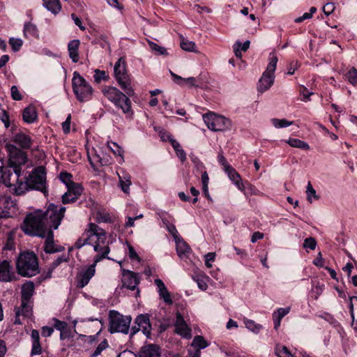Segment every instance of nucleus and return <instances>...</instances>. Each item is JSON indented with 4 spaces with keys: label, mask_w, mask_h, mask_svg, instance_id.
<instances>
[{
    "label": "nucleus",
    "mask_w": 357,
    "mask_h": 357,
    "mask_svg": "<svg viewBox=\"0 0 357 357\" xmlns=\"http://www.w3.org/2000/svg\"><path fill=\"white\" fill-rule=\"evenodd\" d=\"M94 80L96 82H100L101 80H104L107 78L106 73L103 70H96L94 74Z\"/></svg>",
    "instance_id": "obj_60"
},
{
    "label": "nucleus",
    "mask_w": 357,
    "mask_h": 357,
    "mask_svg": "<svg viewBox=\"0 0 357 357\" xmlns=\"http://www.w3.org/2000/svg\"><path fill=\"white\" fill-rule=\"evenodd\" d=\"M9 44L14 52H17L22 47L23 41L20 38H10L9 39Z\"/></svg>",
    "instance_id": "obj_45"
},
{
    "label": "nucleus",
    "mask_w": 357,
    "mask_h": 357,
    "mask_svg": "<svg viewBox=\"0 0 357 357\" xmlns=\"http://www.w3.org/2000/svg\"><path fill=\"white\" fill-rule=\"evenodd\" d=\"M117 175L119 177V187L124 193L128 194L130 192V186L132 184L130 174L123 169H121L120 172H117Z\"/></svg>",
    "instance_id": "obj_21"
},
{
    "label": "nucleus",
    "mask_w": 357,
    "mask_h": 357,
    "mask_svg": "<svg viewBox=\"0 0 357 357\" xmlns=\"http://www.w3.org/2000/svg\"><path fill=\"white\" fill-rule=\"evenodd\" d=\"M43 6L54 15H57L61 10L59 0H42Z\"/></svg>",
    "instance_id": "obj_29"
},
{
    "label": "nucleus",
    "mask_w": 357,
    "mask_h": 357,
    "mask_svg": "<svg viewBox=\"0 0 357 357\" xmlns=\"http://www.w3.org/2000/svg\"><path fill=\"white\" fill-rule=\"evenodd\" d=\"M96 265L94 263L90 265L85 271L81 272L77 275V281L79 287L83 288L85 287L94 275L96 272Z\"/></svg>",
    "instance_id": "obj_17"
},
{
    "label": "nucleus",
    "mask_w": 357,
    "mask_h": 357,
    "mask_svg": "<svg viewBox=\"0 0 357 357\" xmlns=\"http://www.w3.org/2000/svg\"><path fill=\"white\" fill-rule=\"evenodd\" d=\"M202 118L208 128L213 131H224L231 127V122L229 119L214 112L204 114Z\"/></svg>",
    "instance_id": "obj_9"
},
{
    "label": "nucleus",
    "mask_w": 357,
    "mask_h": 357,
    "mask_svg": "<svg viewBox=\"0 0 357 357\" xmlns=\"http://www.w3.org/2000/svg\"><path fill=\"white\" fill-rule=\"evenodd\" d=\"M109 326L108 331L110 333H122L128 334L132 321L130 316H124L116 310L109 312Z\"/></svg>",
    "instance_id": "obj_6"
},
{
    "label": "nucleus",
    "mask_w": 357,
    "mask_h": 357,
    "mask_svg": "<svg viewBox=\"0 0 357 357\" xmlns=\"http://www.w3.org/2000/svg\"><path fill=\"white\" fill-rule=\"evenodd\" d=\"M335 9V6L333 3H327L323 7V12L325 15H329L333 13Z\"/></svg>",
    "instance_id": "obj_63"
},
{
    "label": "nucleus",
    "mask_w": 357,
    "mask_h": 357,
    "mask_svg": "<svg viewBox=\"0 0 357 357\" xmlns=\"http://www.w3.org/2000/svg\"><path fill=\"white\" fill-rule=\"evenodd\" d=\"M290 312V307H280L278 308L276 312H274L273 314H275L276 317L282 319L284 316H286L287 314H289Z\"/></svg>",
    "instance_id": "obj_57"
},
{
    "label": "nucleus",
    "mask_w": 357,
    "mask_h": 357,
    "mask_svg": "<svg viewBox=\"0 0 357 357\" xmlns=\"http://www.w3.org/2000/svg\"><path fill=\"white\" fill-rule=\"evenodd\" d=\"M35 291L34 283L31 281H27L22 286L21 301H31Z\"/></svg>",
    "instance_id": "obj_25"
},
{
    "label": "nucleus",
    "mask_w": 357,
    "mask_h": 357,
    "mask_svg": "<svg viewBox=\"0 0 357 357\" xmlns=\"http://www.w3.org/2000/svg\"><path fill=\"white\" fill-rule=\"evenodd\" d=\"M87 156L91 166L94 169L97 168L98 165H103L102 158L95 149L93 148L91 151H88Z\"/></svg>",
    "instance_id": "obj_30"
},
{
    "label": "nucleus",
    "mask_w": 357,
    "mask_h": 357,
    "mask_svg": "<svg viewBox=\"0 0 357 357\" xmlns=\"http://www.w3.org/2000/svg\"><path fill=\"white\" fill-rule=\"evenodd\" d=\"M52 228H50V230L47 231L45 241V246L44 249L45 251L47 253H55V252H59L64 250L63 247L62 246H56L54 244V234L52 230Z\"/></svg>",
    "instance_id": "obj_16"
},
{
    "label": "nucleus",
    "mask_w": 357,
    "mask_h": 357,
    "mask_svg": "<svg viewBox=\"0 0 357 357\" xmlns=\"http://www.w3.org/2000/svg\"><path fill=\"white\" fill-rule=\"evenodd\" d=\"M162 222L165 224L166 229L172 234L174 239L178 238V237H179L177 229L173 224L170 223L169 222L165 220H162Z\"/></svg>",
    "instance_id": "obj_46"
},
{
    "label": "nucleus",
    "mask_w": 357,
    "mask_h": 357,
    "mask_svg": "<svg viewBox=\"0 0 357 357\" xmlns=\"http://www.w3.org/2000/svg\"><path fill=\"white\" fill-rule=\"evenodd\" d=\"M65 212L66 207L58 208L56 205L50 204L45 211L36 210L28 213L24 218L22 229L30 236L45 238L50 228L58 229Z\"/></svg>",
    "instance_id": "obj_1"
},
{
    "label": "nucleus",
    "mask_w": 357,
    "mask_h": 357,
    "mask_svg": "<svg viewBox=\"0 0 357 357\" xmlns=\"http://www.w3.org/2000/svg\"><path fill=\"white\" fill-rule=\"evenodd\" d=\"M278 57L274 53H271L269 56V63L266 70L262 74L259 80L257 90L260 93H264L269 89L274 83V73L276 69Z\"/></svg>",
    "instance_id": "obj_8"
},
{
    "label": "nucleus",
    "mask_w": 357,
    "mask_h": 357,
    "mask_svg": "<svg viewBox=\"0 0 357 357\" xmlns=\"http://www.w3.org/2000/svg\"><path fill=\"white\" fill-rule=\"evenodd\" d=\"M154 282L158 287V291L160 298H162L166 304L172 305L173 301L172 299L170 293L167 290L162 280L159 278H157L155 280Z\"/></svg>",
    "instance_id": "obj_22"
},
{
    "label": "nucleus",
    "mask_w": 357,
    "mask_h": 357,
    "mask_svg": "<svg viewBox=\"0 0 357 357\" xmlns=\"http://www.w3.org/2000/svg\"><path fill=\"white\" fill-rule=\"evenodd\" d=\"M170 74L174 81L180 86H187L188 87H199L200 86L199 78L193 77L183 78L172 71H170Z\"/></svg>",
    "instance_id": "obj_19"
},
{
    "label": "nucleus",
    "mask_w": 357,
    "mask_h": 357,
    "mask_svg": "<svg viewBox=\"0 0 357 357\" xmlns=\"http://www.w3.org/2000/svg\"><path fill=\"white\" fill-rule=\"evenodd\" d=\"M54 328L59 331H62L68 328V324L65 321H59L57 319H54Z\"/></svg>",
    "instance_id": "obj_62"
},
{
    "label": "nucleus",
    "mask_w": 357,
    "mask_h": 357,
    "mask_svg": "<svg viewBox=\"0 0 357 357\" xmlns=\"http://www.w3.org/2000/svg\"><path fill=\"white\" fill-rule=\"evenodd\" d=\"M6 148L8 153V167L21 168V165H24L27 160L26 154L13 144H7Z\"/></svg>",
    "instance_id": "obj_12"
},
{
    "label": "nucleus",
    "mask_w": 357,
    "mask_h": 357,
    "mask_svg": "<svg viewBox=\"0 0 357 357\" xmlns=\"http://www.w3.org/2000/svg\"><path fill=\"white\" fill-rule=\"evenodd\" d=\"M193 280L197 282L198 287L204 291L208 288V282L210 278L204 274H199L193 277Z\"/></svg>",
    "instance_id": "obj_34"
},
{
    "label": "nucleus",
    "mask_w": 357,
    "mask_h": 357,
    "mask_svg": "<svg viewBox=\"0 0 357 357\" xmlns=\"http://www.w3.org/2000/svg\"><path fill=\"white\" fill-rule=\"evenodd\" d=\"M13 142L18 144L22 149H28L31 146L32 139L22 132L16 133L13 136Z\"/></svg>",
    "instance_id": "obj_24"
},
{
    "label": "nucleus",
    "mask_w": 357,
    "mask_h": 357,
    "mask_svg": "<svg viewBox=\"0 0 357 357\" xmlns=\"http://www.w3.org/2000/svg\"><path fill=\"white\" fill-rule=\"evenodd\" d=\"M87 245H96L98 242L105 243L106 233L105 231L94 223H90L88 229L83 234Z\"/></svg>",
    "instance_id": "obj_11"
},
{
    "label": "nucleus",
    "mask_w": 357,
    "mask_h": 357,
    "mask_svg": "<svg viewBox=\"0 0 357 357\" xmlns=\"http://www.w3.org/2000/svg\"><path fill=\"white\" fill-rule=\"evenodd\" d=\"M11 97L15 100H21L22 96L16 86H13L10 89Z\"/></svg>",
    "instance_id": "obj_58"
},
{
    "label": "nucleus",
    "mask_w": 357,
    "mask_h": 357,
    "mask_svg": "<svg viewBox=\"0 0 357 357\" xmlns=\"http://www.w3.org/2000/svg\"><path fill=\"white\" fill-rule=\"evenodd\" d=\"M96 220L99 222H109L111 221V217L107 213H102L98 211L96 213Z\"/></svg>",
    "instance_id": "obj_53"
},
{
    "label": "nucleus",
    "mask_w": 357,
    "mask_h": 357,
    "mask_svg": "<svg viewBox=\"0 0 357 357\" xmlns=\"http://www.w3.org/2000/svg\"><path fill=\"white\" fill-rule=\"evenodd\" d=\"M243 322L246 328L255 333H258L263 328L261 324L247 318L243 319Z\"/></svg>",
    "instance_id": "obj_36"
},
{
    "label": "nucleus",
    "mask_w": 357,
    "mask_h": 357,
    "mask_svg": "<svg viewBox=\"0 0 357 357\" xmlns=\"http://www.w3.org/2000/svg\"><path fill=\"white\" fill-rule=\"evenodd\" d=\"M31 190L40 191L45 195L47 192L46 170L43 166L34 168L29 176L25 177L24 183H20L16 188L19 195H24Z\"/></svg>",
    "instance_id": "obj_2"
},
{
    "label": "nucleus",
    "mask_w": 357,
    "mask_h": 357,
    "mask_svg": "<svg viewBox=\"0 0 357 357\" xmlns=\"http://www.w3.org/2000/svg\"><path fill=\"white\" fill-rule=\"evenodd\" d=\"M306 194H307V199L310 203H312V197L314 199H319V196L317 195L315 190L313 188L312 185H311V183L310 182L308 183V185L307 186Z\"/></svg>",
    "instance_id": "obj_48"
},
{
    "label": "nucleus",
    "mask_w": 357,
    "mask_h": 357,
    "mask_svg": "<svg viewBox=\"0 0 357 357\" xmlns=\"http://www.w3.org/2000/svg\"><path fill=\"white\" fill-rule=\"evenodd\" d=\"M72 86L77 99L79 102H86L92 98L93 89L85 79L77 72H74Z\"/></svg>",
    "instance_id": "obj_5"
},
{
    "label": "nucleus",
    "mask_w": 357,
    "mask_h": 357,
    "mask_svg": "<svg viewBox=\"0 0 357 357\" xmlns=\"http://www.w3.org/2000/svg\"><path fill=\"white\" fill-rule=\"evenodd\" d=\"M218 160L219 163L223 167V169H225L227 166H231L227 161L226 158L222 154V152L220 151L218 155Z\"/></svg>",
    "instance_id": "obj_64"
},
{
    "label": "nucleus",
    "mask_w": 357,
    "mask_h": 357,
    "mask_svg": "<svg viewBox=\"0 0 357 357\" xmlns=\"http://www.w3.org/2000/svg\"><path fill=\"white\" fill-rule=\"evenodd\" d=\"M160 347L154 344H149L143 346L137 357H160Z\"/></svg>",
    "instance_id": "obj_20"
},
{
    "label": "nucleus",
    "mask_w": 357,
    "mask_h": 357,
    "mask_svg": "<svg viewBox=\"0 0 357 357\" xmlns=\"http://www.w3.org/2000/svg\"><path fill=\"white\" fill-rule=\"evenodd\" d=\"M23 120L28 123L35 121L37 118V113L35 108L32 106L26 107L22 113Z\"/></svg>",
    "instance_id": "obj_31"
},
{
    "label": "nucleus",
    "mask_w": 357,
    "mask_h": 357,
    "mask_svg": "<svg viewBox=\"0 0 357 357\" xmlns=\"http://www.w3.org/2000/svg\"><path fill=\"white\" fill-rule=\"evenodd\" d=\"M17 273L23 277H32L39 273L38 258L33 252L20 254L16 262Z\"/></svg>",
    "instance_id": "obj_3"
},
{
    "label": "nucleus",
    "mask_w": 357,
    "mask_h": 357,
    "mask_svg": "<svg viewBox=\"0 0 357 357\" xmlns=\"http://www.w3.org/2000/svg\"><path fill=\"white\" fill-rule=\"evenodd\" d=\"M76 200H77L76 198L68 190H67V192H65L62 196V202L64 204H68L70 202H74Z\"/></svg>",
    "instance_id": "obj_54"
},
{
    "label": "nucleus",
    "mask_w": 357,
    "mask_h": 357,
    "mask_svg": "<svg viewBox=\"0 0 357 357\" xmlns=\"http://www.w3.org/2000/svg\"><path fill=\"white\" fill-rule=\"evenodd\" d=\"M275 350L278 357H296L285 346L277 345Z\"/></svg>",
    "instance_id": "obj_39"
},
{
    "label": "nucleus",
    "mask_w": 357,
    "mask_h": 357,
    "mask_svg": "<svg viewBox=\"0 0 357 357\" xmlns=\"http://www.w3.org/2000/svg\"><path fill=\"white\" fill-rule=\"evenodd\" d=\"M175 332L185 338L191 337V329L186 324L183 316L180 312L176 313V319L174 324Z\"/></svg>",
    "instance_id": "obj_13"
},
{
    "label": "nucleus",
    "mask_w": 357,
    "mask_h": 357,
    "mask_svg": "<svg viewBox=\"0 0 357 357\" xmlns=\"http://www.w3.org/2000/svg\"><path fill=\"white\" fill-rule=\"evenodd\" d=\"M271 121L273 126L276 128H286L293 125V121H289L284 119H279L273 118Z\"/></svg>",
    "instance_id": "obj_40"
},
{
    "label": "nucleus",
    "mask_w": 357,
    "mask_h": 357,
    "mask_svg": "<svg viewBox=\"0 0 357 357\" xmlns=\"http://www.w3.org/2000/svg\"><path fill=\"white\" fill-rule=\"evenodd\" d=\"M108 347V343L107 340H104L102 341L98 346L96 347L95 351L91 354V357H97L98 356L101 352L105 350Z\"/></svg>",
    "instance_id": "obj_47"
},
{
    "label": "nucleus",
    "mask_w": 357,
    "mask_h": 357,
    "mask_svg": "<svg viewBox=\"0 0 357 357\" xmlns=\"http://www.w3.org/2000/svg\"><path fill=\"white\" fill-rule=\"evenodd\" d=\"M300 93L302 95L301 100L303 102H307L310 100V96L313 95V92H310L308 89L304 86H301L300 87Z\"/></svg>",
    "instance_id": "obj_50"
},
{
    "label": "nucleus",
    "mask_w": 357,
    "mask_h": 357,
    "mask_svg": "<svg viewBox=\"0 0 357 357\" xmlns=\"http://www.w3.org/2000/svg\"><path fill=\"white\" fill-rule=\"evenodd\" d=\"M317 245V241L314 238L309 237L304 240L303 248L314 250Z\"/></svg>",
    "instance_id": "obj_52"
},
{
    "label": "nucleus",
    "mask_w": 357,
    "mask_h": 357,
    "mask_svg": "<svg viewBox=\"0 0 357 357\" xmlns=\"http://www.w3.org/2000/svg\"><path fill=\"white\" fill-rule=\"evenodd\" d=\"M224 171L227 174L229 179L233 181V183L238 187V188L242 190L243 185L241 183V178L236 169L232 166H227V168L224 169Z\"/></svg>",
    "instance_id": "obj_28"
},
{
    "label": "nucleus",
    "mask_w": 357,
    "mask_h": 357,
    "mask_svg": "<svg viewBox=\"0 0 357 357\" xmlns=\"http://www.w3.org/2000/svg\"><path fill=\"white\" fill-rule=\"evenodd\" d=\"M346 78L351 84H357V69L352 67L346 74Z\"/></svg>",
    "instance_id": "obj_43"
},
{
    "label": "nucleus",
    "mask_w": 357,
    "mask_h": 357,
    "mask_svg": "<svg viewBox=\"0 0 357 357\" xmlns=\"http://www.w3.org/2000/svg\"><path fill=\"white\" fill-rule=\"evenodd\" d=\"M67 189L73 194L76 199H77L78 197L81 195L83 190L81 185L75 183L70 184V185L67 187Z\"/></svg>",
    "instance_id": "obj_41"
},
{
    "label": "nucleus",
    "mask_w": 357,
    "mask_h": 357,
    "mask_svg": "<svg viewBox=\"0 0 357 357\" xmlns=\"http://www.w3.org/2000/svg\"><path fill=\"white\" fill-rule=\"evenodd\" d=\"M135 324L140 327L142 333L147 337L150 336L152 328L148 314H141L138 315L135 320Z\"/></svg>",
    "instance_id": "obj_18"
},
{
    "label": "nucleus",
    "mask_w": 357,
    "mask_h": 357,
    "mask_svg": "<svg viewBox=\"0 0 357 357\" xmlns=\"http://www.w3.org/2000/svg\"><path fill=\"white\" fill-rule=\"evenodd\" d=\"M181 47L185 51L193 52L195 48V43L183 39L181 42Z\"/></svg>",
    "instance_id": "obj_49"
},
{
    "label": "nucleus",
    "mask_w": 357,
    "mask_h": 357,
    "mask_svg": "<svg viewBox=\"0 0 357 357\" xmlns=\"http://www.w3.org/2000/svg\"><path fill=\"white\" fill-rule=\"evenodd\" d=\"M168 140L176 151L178 157L181 159V161H185L186 160V155L184 150L181 147L180 144L176 139H174L172 135H168Z\"/></svg>",
    "instance_id": "obj_32"
},
{
    "label": "nucleus",
    "mask_w": 357,
    "mask_h": 357,
    "mask_svg": "<svg viewBox=\"0 0 357 357\" xmlns=\"http://www.w3.org/2000/svg\"><path fill=\"white\" fill-rule=\"evenodd\" d=\"M0 119L4 123L6 128L10 126L9 116L8 113L0 108Z\"/></svg>",
    "instance_id": "obj_56"
},
{
    "label": "nucleus",
    "mask_w": 357,
    "mask_h": 357,
    "mask_svg": "<svg viewBox=\"0 0 357 357\" xmlns=\"http://www.w3.org/2000/svg\"><path fill=\"white\" fill-rule=\"evenodd\" d=\"M114 70L115 77L119 86L127 95L131 96L133 93V90L129 82L126 70V63L123 58H120L115 63Z\"/></svg>",
    "instance_id": "obj_10"
},
{
    "label": "nucleus",
    "mask_w": 357,
    "mask_h": 357,
    "mask_svg": "<svg viewBox=\"0 0 357 357\" xmlns=\"http://www.w3.org/2000/svg\"><path fill=\"white\" fill-rule=\"evenodd\" d=\"M208 346V342L204 339L202 336L200 335L195 336L191 344L192 347L196 349H199V351L201 349H205Z\"/></svg>",
    "instance_id": "obj_37"
},
{
    "label": "nucleus",
    "mask_w": 357,
    "mask_h": 357,
    "mask_svg": "<svg viewBox=\"0 0 357 357\" xmlns=\"http://www.w3.org/2000/svg\"><path fill=\"white\" fill-rule=\"evenodd\" d=\"M2 165L3 162L0 161V181H2L7 187L11 188L14 194L20 195L16 188L20 183H24L20 179L21 168L3 167Z\"/></svg>",
    "instance_id": "obj_7"
},
{
    "label": "nucleus",
    "mask_w": 357,
    "mask_h": 357,
    "mask_svg": "<svg viewBox=\"0 0 357 357\" xmlns=\"http://www.w3.org/2000/svg\"><path fill=\"white\" fill-rule=\"evenodd\" d=\"M15 275L13 267L8 260L0 262V282H10L15 279Z\"/></svg>",
    "instance_id": "obj_14"
},
{
    "label": "nucleus",
    "mask_w": 357,
    "mask_h": 357,
    "mask_svg": "<svg viewBox=\"0 0 357 357\" xmlns=\"http://www.w3.org/2000/svg\"><path fill=\"white\" fill-rule=\"evenodd\" d=\"M79 44L80 42L79 40H70L68 45L69 56L74 63H77L79 61L78 49Z\"/></svg>",
    "instance_id": "obj_27"
},
{
    "label": "nucleus",
    "mask_w": 357,
    "mask_h": 357,
    "mask_svg": "<svg viewBox=\"0 0 357 357\" xmlns=\"http://www.w3.org/2000/svg\"><path fill=\"white\" fill-rule=\"evenodd\" d=\"M176 246L177 255L180 258L188 257L191 249L189 245L179 236L174 239Z\"/></svg>",
    "instance_id": "obj_26"
},
{
    "label": "nucleus",
    "mask_w": 357,
    "mask_h": 357,
    "mask_svg": "<svg viewBox=\"0 0 357 357\" xmlns=\"http://www.w3.org/2000/svg\"><path fill=\"white\" fill-rule=\"evenodd\" d=\"M316 11H317V8L315 7L312 6L310 8L309 13H305L302 16L296 18L294 20V22L296 23H301L305 20L310 19L312 17L313 14L314 13H316Z\"/></svg>",
    "instance_id": "obj_44"
},
{
    "label": "nucleus",
    "mask_w": 357,
    "mask_h": 357,
    "mask_svg": "<svg viewBox=\"0 0 357 357\" xmlns=\"http://www.w3.org/2000/svg\"><path fill=\"white\" fill-rule=\"evenodd\" d=\"M42 351V347L40 342H32V349L31 351V356L38 355Z\"/></svg>",
    "instance_id": "obj_61"
},
{
    "label": "nucleus",
    "mask_w": 357,
    "mask_h": 357,
    "mask_svg": "<svg viewBox=\"0 0 357 357\" xmlns=\"http://www.w3.org/2000/svg\"><path fill=\"white\" fill-rule=\"evenodd\" d=\"M285 142L294 148H298L306 151L310 149L307 142L296 138H289V139L285 140Z\"/></svg>",
    "instance_id": "obj_33"
},
{
    "label": "nucleus",
    "mask_w": 357,
    "mask_h": 357,
    "mask_svg": "<svg viewBox=\"0 0 357 357\" xmlns=\"http://www.w3.org/2000/svg\"><path fill=\"white\" fill-rule=\"evenodd\" d=\"M205 265L208 268L212 267L211 262L214 261L215 258V254L214 252H208L204 255Z\"/></svg>",
    "instance_id": "obj_59"
},
{
    "label": "nucleus",
    "mask_w": 357,
    "mask_h": 357,
    "mask_svg": "<svg viewBox=\"0 0 357 357\" xmlns=\"http://www.w3.org/2000/svg\"><path fill=\"white\" fill-rule=\"evenodd\" d=\"M108 146L115 155L122 156L123 151L121 149V147H119L118 146V144L116 143H115V142L108 143Z\"/></svg>",
    "instance_id": "obj_55"
},
{
    "label": "nucleus",
    "mask_w": 357,
    "mask_h": 357,
    "mask_svg": "<svg viewBox=\"0 0 357 357\" xmlns=\"http://www.w3.org/2000/svg\"><path fill=\"white\" fill-rule=\"evenodd\" d=\"M149 45L151 50L154 51L157 55H167V50L164 47L160 46L153 42H149Z\"/></svg>",
    "instance_id": "obj_42"
},
{
    "label": "nucleus",
    "mask_w": 357,
    "mask_h": 357,
    "mask_svg": "<svg viewBox=\"0 0 357 357\" xmlns=\"http://www.w3.org/2000/svg\"><path fill=\"white\" fill-rule=\"evenodd\" d=\"M137 274L130 271H124L122 282L123 287L130 290H135L139 284Z\"/></svg>",
    "instance_id": "obj_15"
},
{
    "label": "nucleus",
    "mask_w": 357,
    "mask_h": 357,
    "mask_svg": "<svg viewBox=\"0 0 357 357\" xmlns=\"http://www.w3.org/2000/svg\"><path fill=\"white\" fill-rule=\"evenodd\" d=\"M93 250L98 252V255L94 258V264H96L100 261H101L104 258L109 259L107 257L110 249L109 247L107 245L102 243V242H98L97 244L93 245Z\"/></svg>",
    "instance_id": "obj_23"
},
{
    "label": "nucleus",
    "mask_w": 357,
    "mask_h": 357,
    "mask_svg": "<svg viewBox=\"0 0 357 357\" xmlns=\"http://www.w3.org/2000/svg\"><path fill=\"white\" fill-rule=\"evenodd\" d=\"M104 96L117 108H119L128 118H132L133 111L131 107V100L123 93L116 87L108 86L102 90Z\"/></svg>",
    "instance_id": "obj_4"
},
{
    "label": "nucleus",
    "mask_w": 357,
    "mask_h": 357,
    "mask_svg": "<svg viewBox=\"0 0 357 357\" xmlns=\"http://www.w3.org/2000/svg\"><path fill=\"white\" fill-rule=\"evenodd\" d=\"M20 314L24 317H30L32 315L31 301H22Z\"/></svg>",
    "instance_id": "obj_38"
},
{
    "label": "nucleus",
    "mask_w": 357,
    "mask_h": 357,
    "mask_svg": "<svg viewBox=\"0 0 357 357\" xmlns=\"http://www.w3.org/2000/svg\"><path fill=\"white\" fill-rule=\"evenodd\" d=\"M72 175L68 172H61L60 174L59 178L61 181L66 184V187L69 186L70 184L73 183L74 182L72 181Z\"/></svg>",
    "instance_id": "obj_51"
},
{
    "label": "nucleus",
    "mask_w": 357,
    "mask_h": 357,
    "mask_svg": "<svg viewBox=\"0 0 357 357\" xmlns=\"http://www.w3.org/2000/svg\"><path fill=\"white\" fill-rule=\"evenodd\" d=\"M23 31L24 36L25 37L28 36L33 37L38 36V31L37 26L31 22H27L24 24Z\"/></svg>",
    "instance_id": "obj_35"
}]
</instances>
